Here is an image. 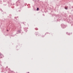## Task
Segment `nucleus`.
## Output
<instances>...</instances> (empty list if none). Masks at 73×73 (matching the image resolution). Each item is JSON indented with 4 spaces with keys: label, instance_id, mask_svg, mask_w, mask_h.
<instances>
[{
    "label": "nucleus",
    "instance_id": "obj_8",
    "mask_svg": "<svg viewBox=\"0 0 73 73\" xmlns=\"http://www.w3.org/2000/svg\"><path fill=\"white\" fill-rule=\"evenodd\" d=\"M7 31H8V30H7Z\"/></svg>",
    "mask_w": 73,
    "mask_h": 73
},
{
    "label": "nucleus",
    "instance_id": "obj_3",
    "mask_svg": "<svg viewBox=\"0 0 73 73\" xmlns=\"http://www.w3.org/2000/svg\"><path fill=\"white\" fill-rule=\"evenodd\" d=\"M18 32H19V33H20V30H18Z\"/></svg>",
    "mask_w": 73,
    "mask_h": 73
},
{
    "label": "nucleus",
    "instance_id": "obj_2",
    "mask_svg": "<svg viewBox=\"0 0 73 73\" xmlns=\"http://www.w3.org/2000/svg\"><path fill=\"white\" fill-rule=\"evenodd\" d=\"M3 57L4 56L3 55L1 54L0 53V58H2V57Z\"/></svg>",
    "mask_w": 73,
    "mask_h": 73
},
{
    "label": "nucleus",
    "instance_id": "obj_9",
    "mask_svg": "<svg viewBox=\"0 0 73 73\" xmlns=\"http://www.w3.org/2000/svg\"><path fill=\"white\" fill-rule=\"evenodd\" d=\"M29 72H28V73H29Z\"/></svg>",
    "mask_w": 73,
    "mask_h": 73
},
{
    "label": "nucleus",
    "instance_id": "obj_1",
    "mask_svg": "<svg viewBox=\"0 0 73 73\" xmlns=\"http://www.w3.org/2000/svg\"><path fill=\"white\" fill-rule=\"evenodd\" d=\"M61 27H62V28H65V25H63V24H62L61 25Z\"/></svg>",
    "mask_w": 73,
    "mask_h": 73
},
{
    "label": "nucleus",
    "instance_id": "obj_6",
    "mask_svg": "<svg viewBox=\"0 0 73 73\" xmlns=\"http://www.w3.org/2000/svg\"><path fill=\"white\" fill-rule=\"evenodd\" d=\"M68 35H70V34H68Z\"/></svg>",
    "mask_w": 73,
    "mask_h": 73
},
{
    "label": "nucleus",
    "instance_id": "obj_5",
    "mask_svg": "<svg viewBox=\"0 0 73 73\" xmlns=\"http://www.w3.org/2000/svg\"><path fill=\"white\" fill-rule=\"evenodd\" d=\"M65 9H67L68 8H67L65 7Z\"/></svg>",
    "mask_w": 73,
    "mask_h": 73
},
{
    "label": "nucleus",
    "instance_id": "obj_4",
    "mask_svg": "<svg viewBox=\"0 0 73 73\" xmlns=\"http://www.w3.org/2000/svg\"><path fill=\"white\" fill-rule=\"evenodd\" d=\"M39 9L38 8H37L36 9L37 11H38V10Z\"/></svg>",
    "mask_w": 73,
    "mask_h": 73
},
{
    "label": "nucleus",
    "instance_id": "obj_7",
    "mask_svg": "<svg viewBox=\"0 0 73 73\" xmlns=\"http://www.w3.org/2000/svg\"><path fill=\"white\" fill-rule=\"evenodd\" d=\"M66 34H68V33H66Z\"/></svg>",
    "mask_w": 73,
    "mask_h": 73
}]
</instances>
